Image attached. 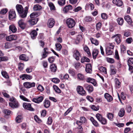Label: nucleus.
I'll use <instances>...</instances> for the list:
<instances>
[{"label": "nucleus", "instance_id": "f257e3e1", "mask_svg": "<svg viewBox=\"0 0 133 133\" xmlns=\"http://www.w3.org/2000/svg\"><path fill=\"white\" fill-rule=\"evenodd\" d=\"M67 26L69 28H72L75 25L76 23L75 20L72 18L67 19L66 21Z\"/></svg>", "mask_w": 133, "mask_h": 133}, {"label": "nucleus", "instance_id": "f03ea898", "mask_svg": "<svg viewBox=\"0 0 133 133\" xmlns=\"http://www.w3.org/2000/svg\"><path fill=\"white\" fill-rule=\"evenodd\" d=\"M51 53V52L49 51V49L47 48H45L43 50V52L41 55L42 58L41 60H42L45 58L47 57L48 54Z\"/></svg>", "mask_w": 133, "mask_h": 133}, {"label": "nucleus", "instance_id": "7ed1b4c3", "mask_svg": "<svg viewBox=\"0 0 133 133\" xmlns=\"http://www.w3.org/2000/svg\"><path fill=\"white\" fill-rule=\"evenodd\" d=\"M29 9V6L25 7L24 10L18 13L19 16L22 18H24L26 17Z\"/></svg>", "mask_w": 133, "mask_h": 133}, {"label": "nucleus", "instance_id": "20e7f679", "mask_svg": "<svg viewBox=\"0 0 133 133\" xmlns=\"http://www.w3.org/2000/svg\"><path fill=\"white\" fill-rule=\"evenodd\" d=\"M85 89L89 93H91L94 90V88L92 85L87 83L84 84L83 85Z\"/></svg>", "mask_w": 133, "mask_h": 133}, {"label": "nucleus", "instance_id": "39448f33", "mask_svg": "<svg viewBox=\"0 0 133 133\" xmlns=\"http://www.w3.org/2000/svg\"><path fill=\"white\" fill-rule=\"evenodd\" d=\"M76 90L77 93L81 95L84 96L86 94V92L83 88L80 86L78 85L77 86Z\"/></svg>", "mask_w": 133, "mask_h": 133}, {"label": "nucleus", "instance_id": "423d86ee", "mask_svg": "<svg viewBox=\"0 0 133 133\" xmlns=\"http://www.w3.org/2000/svg\"><path fill=\"white\" fill-rule=\"evenodd\" d=\"M121 35L120 34H117L111 37V38L113 39L115 38V41L116 42L117 44H118L120 43L121 40Z\"/></svg>", "mask_w": 133, "mask_h": 133}, {"label": "nucleus", "instance_id": "0eeeda50", "mask_svg": "<svg viewBox=\"0 0 133 133\" xmlns=\"http://www.w3.org/2000/svg\"><path fill=\"white\" fill-rule=\"evenodd\" d=\"M24 108L26 109L31 111L34 110V109L31 107V104L30 103H24L23 104Z\"/></svg>", "mask_w": 133, "mask_h": 133}, {"label": "nucleus", "instance_id": "6e6552de", "mask_svg": "<svg viewBox=\"0 0 133 133\" xmlns=\"http://www.w3.org/2000/svg\"><path fill=\"white\" fill-rule=\"evenodd\" d=\"M24 87L26 88H31L34 87L35 86V83L33 82L32 83L26 82L23 84Z\"/></svg>", "mask_w": 133, "mask_h": 133}, {"label": "nucleus", "instance_id": "1a4fd4ad", "mask_svg": "<svg viewBox=\"0 0 133 133\" xmlns=\"http://www.w3.org/2000/svg\"><path fill=\"white\" fill-rule=\"evenodd\" d=\"M44 99V96H41L35 98H34L32 100V101L36 103H39L41 102Z\"/></svg>", "mask_w": 133, "mask_h": 133}, {"label": "nucleus", "instance_id": "9d476101", "mask_svg": "<svg viewBox=\"0 0 133 133\" xmlns=\"http://www.w3.org/2000/svg\"><path fill=\"white\" fill-rule=\"evenodd\" d=\"M16 15L15 11L13 10H11L9 12V20H11L15 18Z\"/></svg>", "mask_w": 133, "mask_h": 133}, {"label": "nucleus", "instance_id": "9b49d317", "mask_svg": "<svg viewBox=\"0 0 133 133\" xmlns=\"http://www.w3.org/2000/svg\"><path fill=\"white\" fill-rule=\"evenodd\" d=\"M18 26L22 29H24L26 26V24L23 19H20L18 21Z\"/></svg>", "mask_w": 133, "mask_h": 133}, {"label": "nucleus", "instance_id": "f8f14e48", "mask_svg": "<svg viewBox=\"0 0 133 133\" xmlns=\"http://www.w3.org/2000/svg\"><path fill=\"white\" fill-rule=\"evenodd\" d=\"M17 36L16 35H12L6 37V40L7 41H11L16 40Z\"/></svg>", "mask_w": 133, "mask_h": 133}, {"label": "nucleus", "instance_id": "ddd939ff", "mask_svg": "<svg viewBox=\"0 0 133 133\" xmlns=\"http://www.w3.org/2000/svg\"><path fill=\"white\" fill-rule=\"evenodd\" d=\"M73 56L77 60H79L81 57L80 54L79 52L77 50H75L73 52Z\"/></svg>", "mask_w": 133, "mask_h": 133}, {"label": "nucleus", "instance_id": "4468645a", "mask_svg": "<svg viewBox=\"0 0 133 133\" xmlns=\"http://www.w3.org/2000/svg\"><path fill=\"white\" fill-rule=\"evenodd\" d=\"M55 23L54 20L52 18H51L48 20L47 25L50 28H52L54 25Z\"/></svg>", "mask_w": 133, "mask_h": 133}, {"label": "nucleus", "instance_id": "2eb2a0df", "mask_svg": "<svg viewBox=\"0 0 133 133\" xmlns=\"http://www.w3.org/2000/svg\"><path fill=\"white\" fill-rule=\"evenodd\" d=\"M124 18L125 19L130 26H133V22H132L131 19L129 16L127 15L125 16Z\"/></svg>", "mask_w": 133, "mask_h": 133}, {"label": "nucleus", "instance_id": "dca6fc26", "mask_svg": "<svg viewBox=\"0 0 133 133\" xmlns=\"http://www.w3.org/2000/svg\"><path fill=\"white\" fill-rule=\"evenodd\" d=\"M38 20V18H36L29 20L28 22L30 25H33L36 24Z\"/></svg>", "mask_w": 133, "mask_h": 133}, {"label": "nucleus", "instance_id": "f3484780", "mask_svg": "<svg viewBox=\"0 0 133 133\" xmlns=\"http://www.w3.org/2000/svg\"><path fill=\"white\" fill-rule=\"evenodd\" d=\"M85 70L87 73L90 74L91 73L92 70L91 65L90 64L88 63L86 64Z\"/></svg>", "mask_w": 133, "mask_h": 133}, {"label": "nucleus", "instance_id": "a211bd4d", "mask_svg": "<svg viewBox=\"0 0 133 133\" xmlns=\"http://www.w3.org/2000/svg\"><path fill=\"white\" fill-rule=\"evenodd\" d=\"M112 2L114 4L118 6H122L123 4L122 0H113Z\"/></svg>", "mask_w": 133, "mask_h": 133}, {"label": "nucleus", "instance_id": "6ab92c4d", "mask_svg": "<svg viewBox=\"0 0 133 133\" xmlns=\"http://www.w3.org/2000/svg\"><path fill=\"white\" fill-rule=\"evenodd\" d=\"M105 98L108 102H111L113 99L112 97L108 93H106L104 95Z\"/></svg>", "mask_w": 133, "mask_h": 133}, {"label": "nucleus", "instance_id": "aec40b11", "mask_svg": "<svg viewBox=\"0 0 133 133\" xmlns=\"http://www.w3.org/2000/svg\"><path fill=\"white\" fill-rule=\"evenodd\" d=\"M83 39V35L82 34L78 35L76 39L75 42L76 44H77L80 42Z\"/></svg>", "mask_w": 133, "mask_h": 133}, {"label": "nucleus", "instance_id": "412c9836", "mask_svg": "<svg viewBox=\"0 0 133 133\" xmlns=\"http://www.w3.org/2000/svg\"><path fill=\"white\" fill-rule=\"evenodd\" d=\"M20 78H22V79L24 80L25 78L27 79H31L32 78L31 76L26 74H23L20 76Z\"/></svg>", "mask_w": 133, "mask_h": 133}, {"label": "nucleus", "instance_id": "4be33fe9", "mask_svg": "<svg viewBox=\"0 0 133 133\" xmlns=\"http://www.w3.org/2000/svg\"><path fill=\"white\" fill-rule=\"evenodd\" d=\"M9 31L13 33L16 32L17 29L16 26L14 25H11L9 26Z\"/></svg>", "mask_w": 133, "mask_h": 133}, {"label": "nucleus", "instance_id": "5701e85b", "mask_svg": "<svg viewBox=\"0 0 133 133\" xmlns=\"http://www.w3.org/2000/svg\"><path fill=\"white\" fill-rule=\"evenodd\" d=\"M30 34L31 38L33 39H35L36 37L37 33L36 30H34L31 31Z\"/></svg>", "mask_w": 133, "mask_h": 133}, {"label": "nucleus", "instance_id": "b1692460", "mask_svg": "<svg viewBox=\"0 0 133 133\" xmlns=\"http://www.w3.org/2000/svg\"><path fill=\"white\" fill-rule=\"evenodd\" d=\"M19 58L20 59L23 60L25 61H27L29 59V58L25 55L22 54L20 55Z\"/></svg>", "mask_w": 133, "mask_h": 133}, {"label": "nucleus", "instance_id": "393cba45", "mask_svg": "<svg viewBox=\"0 0 133 133\" xmlns=\"http://www.w3.org/2000/svg\"><path fill=\"white\" fill-rule=\"evenodd\" d=\"M16 10L18 13L21 12L24 10L23 8L22 5L20 4H17L16 6Z\"/></svg>", "mask_w": 133, "mask_h": 133}, {"label": "nucleus", "instance_id": "a878e982", "mask_svg": "<svg viewBox=\"0 0 133 133\" xmlns=\"http://www.w3.org/2000/svg\"><path fill=\"white\" fill-rule=\"evenodd\" d=\"M51 71L54 72H56L57 70V66L55 64H52L50 65V67Z\"/></svg>", "mask_w": 133, "mask_h": 133}, {"label": "nucleus", "instance_id": "bb28decb", "mask_svg": "<svg viewBox=\"0 0 133 133\" xmlns=\"http://www.w3.org/2000/svg\"><path fill=\"white\" fill-rule=\"evenodd\" d=\"M72 9V6L70 5L65 6L63 9V10L64 12H67L68 11L71 10Z\"/></svg>", "mask_w": 133, "mask_h": 133}, {"label": "nucleus", "instance_id": "cd10ccee", "mask_svg": "<svg viewBox=\"0 0 133 133\" xmlns=\"http://www.w3.org/2000/svg\"><path fill=\"white\" fill-rule=\"evenodd\" d=\"M93 20L94 18L90 16H86L84 19V21L87 22H91Z\"/></svg>", "mask_w": 133, "mask_h": 133}, {"label": "nucleus", "instance_id": "c85d7f7f", "mask_svg": "<svg viewBox=\"0 0 133 133\" xmlns=\"http://www.w3.org/2000/svg\"><path fill=\"white\" fill-rule=\"evenodd\" d=\"M99 51L97 49H94L93 50L92 52V55L93 58L95 59L97 56L98 55Z\"/></svg>", "mask_w": 133, "mask_h": 133}, {"label": "nucleus", "instance_id": "c756f323", "mask_svg": "<svg viewBox=\"0 0 133 133\" xmlns=\"http://www.w3.org/2000/svg\"><path fill=\"white\" fill-rule=\"evenodd\" d=\"M41 6L38 4H36L34 5L33 9L34 11H39L42 9Z\"/></svg>", "mask_w": 133, "mask_h": 133}, {"label": "nucleus", "instance_id": "7c9ffc66", "mask_svg": "<svg viewBox=\"0 0 133 133\" xmlns=\"http://www.w3.org/2000/svg\"><path fill=\"white\" fill-rule=\"evenodd\" d=\"M91 42L92 44H95L96 45H97L99 44L98 41L97 39L92 37L90 38Z\"/></svg>", "mask_w": 133, "mask_h": 133}, {"label": "nucleus", "instance_id": "2f4dec72", "mask_svg": "<svg viewBox=\"0 0 133 133\" xmlns=\"http://www.w3.org/2000/svg\"><path fill=\"white\" fill-rule=\"evenodd\" d=\"M116 70L113 66H111L110 70V74L111 75H113L115 74L116 72Z\"/></svg>", "mask_w": 133, "mask_h": 133}, {"label": "nucleus", "instance_id": "473e14b6", "mask_svg": "<svg viewBox=\"0 0 133 133\" xmlns=\"http://www.w3.org/2000/svg\"><path fill=\"white\" fill-rule=\"evenodd\" d=\"M112 49H109V48H105L106 54L107 55H111L113 53V51Z\"/></svg>", "mask_w": 133, "mask_h": 133}, {"label": "nucleus", "instance_id": "72a5a7b5", "mask_svg": "<svg viewBox=\"0 0 133 133\" xmlns=\"http://www.w3.org/2000/svg\"><path fill=\"white\" fill-rule=\"evenodd\" d=\"M43 104H44V107L46 108H48L50 106V102L48 100L45 99L43 102Z\"/></svg>", "mask_w": 133, "mask_h": 133}, {"label": "nucleus", "instance_id": "f704fd0d", "mask_svg": "<svg viewBox=\"0 0 133 133\" xmlns=\"http://www.w3.org/2000/svg\"><path fill=\"white\" fill-rule=\"evenodd\" d=\"M53 87L56 92L58 94L61 93V90L57 86L54 85Z\"/></svg>", "mask_w": 133, "mask_h": 133}, {"label": "nucleus", "instance_id": "c9c22d12", "mask_svg": "<svg viewBox=\"0 0 133 133\" xmlns=\"http://www.w3.org/2000/svg\"><path fill=\"white\" fill-rule=\"evenodd\" d=\"M100 71L102 72L103 74H106L107 73V69L105 67L101 66L99 68Z\"/></svg>", "mask_w": 133, "mask_h": 133}, {"label": "nucleus", "instance_id": "e433bc0d", "mask_svg": "<svg viewBox=\"0 0 133 133\" xmlns=\"http://www.w3.org/2000/svg\"><path fill=\"white\" fill-rule=\"evenodd\" d=\"M39 12H34L32 13L30 15V17L31 18H32L34 17H37L39 15Z\"/></svg>", "mask_w": 133, "mask_h": 133}, {"label": "nucleus", "instance_id": "4c0bfd02", "mask_svg": "<svg viewBox=\"0 0 133 133\" xmlns=\"http://www.w3.org/2000/svg\"><path fill=\"white\" fill-rule=\"evenodd\" d=\"M55 46L56 48V50L58 51H60L61 49L62 46L61 44L59 43H56Z\"/></svg>", "mask_w": 133, "mask_h": 133}, {"label": "nucleus", "instance_id": "58836bf2", "mask_svg": "<svg viewBox=\"0 0 133 133\" xmlns=\"http://www.w3.org/2000/svg\"><path fill=\"white\" fill-rule=\"evenodd\" d=\"M84 50L87 52L89 56H91V54L89 51V49L87 46L85 45L84 48Z\"/></svg>", "mask_w": 133, "mask_h": 133}, {"label": "nucleus", "instance_id": "ea45409f", "mask_svg": "<svg viewBox=\"0 0 133 133\" xmlns=\"http://www.w3.org/2000/svg\"><path fill=\"white\" fill-rule=\"evenodd\" d=\"M125 112L124 109L123 108H122L120 110L118 113V115L120 117H122L124 115Z\"/></svg>", "mask_w": 133, "mask_h": 133}, {"label": "nucleus", "instance_id": "a19ab883", "mask_svg": "<svg viewBox=\"0 0 133 133\" xmlns=\"http://www.w3.org/2000/svg\"><path fill=\"white\" fill-rule=\"evenodd\" d=\"M23 117L21 115H18L16 118V120L17 123H19L22 122Z\"/></svg>", "mask_w": 133, "mask_h": 133}, {"label": "nucleus", "instance_id": "79ce46f5", "mask_svg": "<svg viewBox=\"0 0 133 133\" xmlns=\"http://www.w3.org/2000/svg\"><path fill=\"white\" fill-rule=\"evenodd\" d=\"M117 22L119 25H122L123 23V19L122 18H118L117 19Z\"/></svg>", "mask_w": 133, "mask_h": 133}, {"label": "nucleus", "instance_id": "37998d69", "mask_svg": "<svg viewBox=\"0 0 133 133\" xmlns=\"http://www.w3.org/2000/svg\"><path fill=\"white\" fill-rule=\"evenodd\" d=\"M78 79L81 81H84L85 79L84 76L81 74H78L77 75Z\"/></svg>", "mask_w": 133, "mask_h": 133}, {"label": "nucleus", "instance_id": "c03bdc74", "mask_svg": "<svg viewBox=\"0 0 133 133\" xmlns=\"http://www.w3.org/2000/svg\"><path fill=\"white\" fill-rule=\"evenodd\" d=\"M89 62V59L85 57H83L81 59V62L82 63H83L85 62Z\"/></svg>", "mask_w": 133, "mask_h": 133}, {"label": "nucleus", "instance_id": "a18cd8bd", "mask_svg": "<svg viewBox=\"0 0 133 133\" xmlns=\"http://www.w3.org/2000/svg\"><path fill=\"white\" fill-rule=\"evenodd\" d=\"M48 4L51 10H55V7L52 3L51 2L49 3H48Z\"/></svg>", "mask_w": 133, "mask_h": 133}, {"label": "nucleus", "instance_id": "49530a36", "mask_svg": "<svg viewBox=\"0 0 133 133\" xmlns=\"http://www.w3.org/2000/svg\"><path fill=\"white\" fill-rule=\"evenodd\" d=\"M114 56L115 58V59H116L117 60L119 61H120L119 57L118 55V51L117 50H115V55Z\"/></svg>", "mask_w": 133, "mask_h": 133}, {"label": "nucleus", "instance_id": "de8ad7c7", "mask_svg": "<svg viewBox=\"0 0 133 133\" xmlns=\"http://www.w3.org/2000/svg\"><path fill=\"white\" fill-rule=\"evenodd\" d=\"M121 53L124 54L126 52V49L124 45H122L121 46Z\"/></svg>", "mask_w": 133, "mask_h": 133}, {"label": "nucleus", "instance_id": "09e8293b", "mask_svg": "<svg viewBox=\"0 0 133 133\" xmlns=\"http://www.w3.org/2000/svg\"><path fill=\"white\" fill-rule=\"evenodd\" d=\"M108 118L111 121H112L114 117L113 114L112 113H109L107 115Z\"/></svg>", "mask_w": 133, "mask_h": 133}, {"label": "nucleus", "instance_id": "8fccbe9b", "mask_svg": "<svg viewBox=\"0 0 133 133\" xmlns=\"http://www.w3.org/2000/svg\"><path fill=\"white\" fill-rule=\"evenodd\" d=\"M1 74L6 79H8L9 78V76L8 74L6 71H2V72Z\"/></svg>", "mask_w": 133, "mask_h": 133}, {"label": "nucleus", "instance_id": "3c124183", "mask_svg": "<svg viewBox=\"0 0 133 133\" xmlns=\"http://www.w3.org/2000/svg\"><path fill=\"white\" fill-rule=\"evenodd\" d=\"M65 0H59L58 2V4L61 6H62L65 4Z\"/></svg>", "mask_w": 133, "mask_h": 133}, {"label": "nucleus", "instance_id": "603ef678", "mask_svg": "<svg viewBox=\"0 0 133 133\" xmlns=\"http://www.w3.org/2000/svg\"><path fill=\"white\" fill-rule=\"evenodd\" d=\"M18 69L20 70H22L24 66V64L22 63H19L18 65Z\"/></svg>", "mask_w": 133, "mask_h": 133}, {"label": "nucleus", "instance_id": "864d4df0", "mask_svg": "<svg viewBox=\"0 0 133 133\" xmlns=\"http://www.w3.org/2000/svg\"><path fill=\"white\" fill-rule=\"evenodd\" d=\"M80 120L81 121V124L85 123L87 122V120L84 117H80Z\"/></svg>", "mask_w": 133, "mask_h": 133}, {"label": "nucleus", "instance_id": "5fc2aeb1", "mask_svg": "<svg viewBox=\"0 0 133 133\" xmlns=\"http://www.w3.org/2000/svg\"><path fill=\"white\" fill-rule=\"evenodd\" d=\"M114 43H110L109 44V45L106 47L107 48H109V49H113L114 47Z\"/></svg>", "mask_w": 133, "mask_h": 133}, {"label": "nucleus", "instance_id": "6e6d98bb", "mask_svg": "<svg viewBox=\"0 0 133 133\" xmlns=\"http://www.w3.org/2000/svg\"><path fill=\"white\" fill-rule=\"evenodd\" d=\"M3 112L6 115H9L11 113V111L8 109H4L3 111Z\"/></svg>", "mask_w": 133, "mask_h": 133}, {"label": "nucleus", "instance_id": "4d7b16f0", "mask_svg": "<svg viewBox=\"0 0 133 133\" xmlns=\"http://www.w3.org/2000/svg\"><path fill=\"white\" fill-rule=\"evenodd\" d=\"M101 26L102 24L101 22H99L98 23H97L96 26V29L98 31L100 29Z\"/></svg>", "mask_w": 133, "mask_h": 133}, {"label": "nucleus", "instance_id": "13d9d810", "mask_svg": "<svg viewBox=\"0 0 133 133\" xmlns=\"http://www.w3.org/2000/svg\"><path fill=\"white\" fill-rule=\"evenodd\" d=\"M80 64L81 63L79 62H75L74 66L76 69H78L80 67Z\"/></svg>", "mask_w": 133, "mask_h": 133}, {"label": "nucleus", "instance_id": "bf43d9fd", "mask_svg": "<svg viewBox=\"0 0 133 133\" xmlns=\"http://www.w3.org/2000/svg\"><path fill=\"white\" fill-rule=\"evenodd\" d=\"M107 62L110 63H113L115 62V60L113 58H107Z\"/></svg>", "mask_w": 133, "mask_h": 133}, {"label": "nucleus", "instance_id": "052dcab7", "mask_svg": "<svg viewBox=\"0 0 133 133\" xmlns=\"http://www.w3.org/2000/svg\"><path fill=\"white\" fill-rule=\"evenodd\" d=\"M20 98L22 100L30 102V101L28 99L26 98L24 96L22 95H20L19 96Z\"/></svg>", "mask_w": 133, "mask_h": 133}, {"label": "nucleus", "instance_id": "680f3d73", "mask_svg": "<svg viewBox=\"0 0 133 133\" xmlns=\"http://www.w3.org/2000/svg\"><path fill=\"white\" fill-rule=\"evenodd\" d=\"M107 120L103 117L99 121L102 124H105L107 123Z\"/></svg>", "mask_w": 133, "mask_h": 133}, {"label": "nucleus", "instance_id": "e2e57ef3", "mask_svg": "<svg viewBox=\"0 0 133 133\" xmlns=\"http://www.w3.org/2000/svg\"><path fill=\"white\" fill-rule=\"evenodd\" d=\"M3 128L7 131L9 132L11 130V128L10 126L4 125L3 126Z\"/></svg>", "mask_w": 133, "mask_h": 133}, {"label": "nucleus", "instance_id": "0e129e2a", "mask_svg": "<svg viewBox=\"0 0 133 133\" xmlns=\"http://www.w3.org/2000/svg\"><path fill=\"white\" fill-rule=\"evenodd\" d=\"M90 119L93 125H97L98 124L97 122L94 119L93 117H91L90 118Z\"/></svg>", "mask_w": 133, "mask_h": 133}, {"label": "nucleus", "instance_id": "69168bd1", "mask_svg": "<svg viewBox=\"0 0 133 133\" xmlns=\"http://www.w3.org/2000/svg\"><path fill=\"white\" fill-rule=\"evenodd\" d=\"M37 89L38 90L41 92L43 91L44 90V88L43 87L41 84L38 85L37 87Z\"/></svg>", "mask_w": 133, "mask_h": 133}, {"label": "nucleus", "instance_id": "338daca9", "mask_svg": "<svg viewBox=\"0 0 133 133\" xmlns=\"http://www.w3.org/2000/svg\"><path fill=\"white\" fill-rule=\"evenodd\" d=\"M8 10L6 8L3 9L0 11V13L1 14H5L8 11Z\"/></svg>", "mask_w": 133, "mask_h": 133}, {"label": "nucleus", "instance_id": "774afa93", "mask_svg": "<svg viewBox=\"0 0 133 133\" xmlns=\"http://www.w3.org/2000/svg\"><path fill=\"white\" fill-rule=\"evenodd\" d=\"M77 129L78 131V133H82L83 129L81 125H79L77 128Z\"/></svg>", "mask_w": 133, "mask_h": 133}]
</instances>
